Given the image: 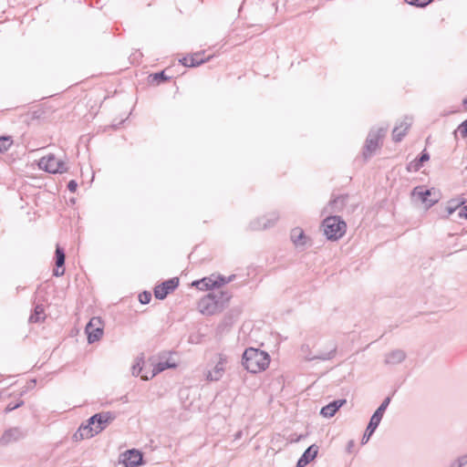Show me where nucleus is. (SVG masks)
<instances>
[{"instance_id":"obj_1","label":"nucleus","mask_w":467,"mask_h":467,"mask_svg":"<svg viewBox=\"0 0 467 467\" xmlns=\"http://www.w3.org/2000/svg\"><path fill=\"white\" fill-rule=\"evenodd\" d=\"M115 418L110 411L100 412L90 417L87 423L82 424L73 435V440L78 441L89 439L102 431Z\"/></svg>"},{"instance_id":"obj_2","label":"nucleus","mask_w":467,"mask_h":467,"mask_svg":"<svg viewBox=\"0 0 467 467\" xmlns=\"http://www.w3.org/2000/svg\"><path fill=\"white\" fill-rule=\"evenodd\" d=\"M270 363V356L267 352L254 348H248L244 350L242 358V364L251 373H257L265 370Z\"/></svg>"},{"instance_id":"obj_3","label":"nucleus","mask_w":467,"mask_h":467,"mask_svg":"<svg viewBox=\"0 0 467 467\" xmlns=\"http://www.w3.org/2000/svg\"><path fill=\"white\" fill-rule=\"evenodd\" d=\"M322 227L327 240L337 241L345 234L347 224L341 217L331 215L323 220Z\"/></svg>"},{"instance_id":"obj_4","label":"nucleus","mask_w":467,"mask_h":467,"mask_svg":"<svg viewBox=\"0 0 467 467\" xmlns=\"http://www.w3.org/2000/svg\"><path fill=\"white\" fill-rule=\"evenodd\" d=\"M388 128H372L366 139L363 156L367 160L372 156V154L376 151L378 148H379L382 144V140L386 135Z\"/></svg>"},{"instance_id":"obj_5","label":"nucleus","mask_w":467,"mask_h":467,"mask_svg":"<svg viewBox=\"0 0 467 467\" xmlns=\"http://www.w3.org/2000/svg\"><path fill=\"white\" fill-rule=\"evenodd\" d=\"M38 166L40 169L49 173H63L67 171L66 162L56 158L54 154L42 157L38 162Z\"/></svg>"},{"instance_id":"obj_6","label":"nucleus","mask_w":467,"mask_h":467,"mask_svg":"<svg viewBox=\"0 0 467 467\" xmlns=\"http://www.w3.org/2000/svg\"><path fill=\"white\" fill-rule=\"evenodd\" d=\"M88 342L92 344L99 341L103 335V322L100 317H93L85 327Z\"/></svg>"},{"instance_id":"obj_7","label":"nucleus","mask_w":467,"mask_h":467,"mask_svg":"<svg viewBox=\"0 0 467 467\" xmlns=\"http://www.w3.org/2000/svg\"><path fill=\"white\" fill-rule=\"evenodd\" d=\"M337 348V345L334 342H331L328 351H319L316 355H312L309 350L308 345H303L301 347V351H302V353L306 354L305 358L308 361H312L315 359L329 360L335 357Z\"/></svg>"},{"instance_id":"obj_8","label":"nucleus","mask_w":467,"mask_h":467,"mask_svg":"<svg viewBox=\"0 0 467 467\" xmlns=\"http://www.w3.org/2000/svg\"><path fill=\"white\" fill-rule=\"evenodd\" d=\"M199 310L202 314L212 316L219 313V306L215 301V296L212 292L204 296L198 303Z\"/></svg>"},{"instance_id":"obj_9","label":"nucleus","mask_w":467,"mask_h":467,"mask_svg":"<svg viewBox=\"0 0 467 467\" xmlns=\"http://www.w3.org/2000/svg\"><path fill=\"white\" fill-rule=\"evenodd\" d=\"M179 285V278L178 277H172L170 278L164 282H162L161 285H158L154 288V296L157 299L163 300L167 297V296L173 292Z\"/></svg>"},{"instance_id":"obj_10","label":"nucleus","mask_w":467,"mask_h":467,"mask_svg":"<svg viewBox=\"0 0 467 467\" xmlns=\"http://www.w3.org/2000/svg\"><path fill=\"white\" fill-rule=\"evenodd\" d=\"M279 215L276 212L270 213L267 215L257 218L250 223V228L252 230H264L273 226L278 220Z\"/></svg>"},{"instance_id":"obj_11","label":"nucleus","mask_w":467,"mask_h":467,"mask_svg":"<svg viewBox=\"0 0 467 467\" xmlns=\"http://www.w3.org/2000/svg\"><path fill=\"white\" fill-rule=\"evenodd\" d=\"M119 462L124 467H138L142 463V454L135 449L128 450L120 455Z\"/></svg>"},{"instance_id":"obj_12","label":"nucleus","mask_w":467,"mask_h":467,"mask_svg":"<svg viewBox=\"0 0 467 467\" xmlns=\"http://www.w3.org/2000/svg\"><path fill=\"white\" fill-rule=\"evenodd\" d=\"M26 436V432L20 428L15 427L6 430L0 438V444L6 446L8 444L16 442Z\"/></svg>"},{"instance_id":"obj_13","label":"nucleus","mask_w":467,"mask_h":467,"mask_svg":"<svg viewBox=\"0 0 467 467\" xmlns=\"http://www.w3.org/2000/svg\"><path fill=\"white\" fill-rule=\"evenodd\" d=\"M432 191L434 189H424L422 186L415 187L412 190V196H416L421 202L425 203L428 207L433 206L435 203L438 202L439 199L437 196H435L433 199H429L430 196L432 194Z\"/></svg>"},{"instance_id":"obj_14","label":"nucleus","mask_w":467,"mask_h":467,"mask_svg":"<svg viewBox=\"0 0 467 467\" xmlns=\"http://www.w3.org/2000/svg\"><path fill=\"white\" fill-rule=\"evenodd\" d=\"M211 57H204V52H196L192 55L183 57L179 61L184 67H195L206 61H209Z\"/></svg>"},{"instance_id":"obj_15","label":"nucleus","mask_w":467,"mask_h":467,"mask_svg":"<svg viewBox=\"0 0 467 467\" xmlns=\"http://www.w3.org/2000/svg\"><path fill=\"white\" fill-rule=\"evenodd\" d=\"M65 260H66V254L64 251V248L61 247L59 244H57L56 250H55V265L56 267L53 269V275L54 276H62L65 273Z\"/></svg>"},{"instance_id":"obj_16","label":"nucleus","mask_w":467,"mask_h":467,"mask_svg":"<svg viewBox=\"0 0 467 467\" xmlns=\"http://www.w3.org/2000/svg\"><path fill=\"white\" fill-rule=\"evenodd\" d=\"M290 239L294 245L300 250H304L309 242L308 236L304 233L300 227H295L290 232Z\"/></svg>"},{"instance_id":"obj_17","label":"nucleus","mask_w":467,"mask_h":467,"mask_svg":"<svg viewBox=\"0 0 467 467\" xmlns=\"http://www.w3.org/2000/svg\"><path fill=\"white\" fill-rule=\"evenodd\" d=\"M217 275L213 274L210 276H205L200 280H196L192 282V285L196 286L199 290L206 291V290H213L215 288H219L218 279H216Z\"/></svg>"},{"instance_id":"obj_18","label":"nucleus","mask_w":467,"mask_h":467,"mask_svg":"<svg viewBox=\"0 0 467 467\" xmlns=\"http://www.w3.org/2000/svg\"><path fill=\"white\" fill-rule=\"evenodd\" d=\"M412 119L410 117H405L399 126H396L392 130V139L395 142L402 140L407 133V130L411 126Z\"/></svg>"},{"instance_id":"obj_19","label":"nucleus","mask_w":467,"mask_h":467,"mask_svg":"<svg viewBox=\"0 0 467 467\" xmlns=\"http://www.w3.org/2000/svg\"><path fill=\"white\" fill-rule=\"evenodd\" d=\"M225 363L226 359L223 356H220V358L214 368L207 372L206 379L210 381L219 380L224 373Z\"/></svg>"},{"instance_id":"obj_20","label":"nucleus","mask_w":467,"mask_h":467,"mask_svg":"<svg viewBox=\"0 0 467 467\" xmlns=\"http://www.w3.org/2000/svg\"><path fill=\"white\" fill-rule=\"evenodd\" d=\"M318 452V447L315 444L309 446L299 458L296 467H305L313 461Z\"/></svg>"},{"instance_id":"obj_21","label":"nucleus","mask_w":467,"mask_h":467,"mask_svg":"<svg viewBox=\"0 0 467 467\" xmlns=\"http://www.w3.org/2000/svg\"><path fill=\"white\" fill-rule=\"evenodd\" d=\"M430 160V154L426 150H423L419 157L408 163L407 171L410 172L418 171L424 164Z\"/></svg>"},{"instance_id":"obj_22","label":"nucleus","mask_w":467,"mask_h":467,"mask_svg":"<svg viewBox=\"0 0 467 467\" xmlns=\"http://www.w3.org/2000/svg\"><path fill=\"white\" fill-rule=\"evenodd\" d=\"M466 202V199L459 196L457 198L451 199L448 201L445 211L446 214L441 215L442 218H448L451 214H452L458 208L462 207Z\"/></svg>"},{"instance_id":"obj_23","label":"nucleus","mask_w":467,"mask_h":467,"mask_svg":"<svg viewBox=\"0 0 467 467\" xmlns=\"http://www.w3.org/2000/svg\"><path fill=\"white\" fill-rule=\"evenodd\" d=\"M212 294L215 296V301L219 306L220 312H222L228 305L232 298V294L228 291H213Z\"/></svg>"},{"instance_id":"obj_24","label":"nucleus","mask_w":467,"mask_h":467,"mask_svg":"<svg viewBox=\"0 0 467 467\" xmlns=\"http://www.w3.org/2000/svg\"><path fill=\"white\" fill-rule=\"evenodd\" d=\"M406 358V353L401 349H395L386 355L385 363L388 365H397Z\"/></svg>"},{"instance_id":"obj_25","label":"nucleus","mask_w":467,"mask_h":467,"mask_svg":"<svg viewBox=\"0 0 467 467\" xmlns=\"http://www.w3.org/2000/svg\"><path fill=\"white\" fill-rule=\"evenodd\" d=\"M384 412L385 410H375L367 427V429L369 430V432H374L376 431L383 418Z\"/></svg>"},{"instance_id":"obj_26","label":"nucleus","mask_w":467,"mask_h":467,"mask_svg":"<svg viewBox=\"0 0 467 467\" xmlns=\"http://www.w3.org/2000/svg\"><path fill=\"white\" fill-rule=\"evenodd\" d=\"M348 198V195L337 196L336 198L330 200V202H328V206L331 208L333 212L339 211L346 204Z\"/></svg>"},{"instance_id":"obj_27","label":"nucleus","mask_w":467,"mask_h":467,"mask_svg":"<svg viewBox=\"0 0 467 467\" xmlns=\"http://www.w3.org/2000/svg\"><path fill=\"white\" fill-rule=\"evenodd\" d=\"M45 308L42 305L36 304L34 308V313L29 317V322L37 323L45 318L44 317Z\"/></svg>"},{"instance_id":"obj_28","label":"nucleus","mask_w":467,"mask_h":467,"mask_svg":"<svg viewBox=\"0 0 467 467\" xmlns=\"http://www.w3.org/2000/svg\"><path fill=\"white\" fill-rule=\"evenodd\" d=\"M170 78L171 77H168L165 74V70H161L160 72H156L149 76L150 82L155 85H160L161 83H163L169 80Z\"/></svg>"},{"instance_id":"obj_29","label":"nucleus","mask_w":467,"mask_h":467,"mask_svg":"<svg viewBox=\"0 0 467 467\" xmlns=\"http://www.w3.org/2000/svg\"><path fill=\"white\" fill-rule=\"evenodd\" d=\"M13 138L9 135L0 136V153L6 152L13 145Z\"/></svg>"},{"instance_id":"obj_30","label":"nucleus","mask_w":467,"mask_h":467,"mask_svg":"<svg viewBox=\"0 0 467 467\" xmlns=\"http://www.w3.org/2000/svg\"><path fill=\"white\" fill-rule=\"evenodd\" d=\"M346 399H337L328 402L326 405H323L321 409H341L344 405H346Z\"/></svg>"},{"instance_id":"obj_31","label":"nucleus","mask_w":467,"mask_h":467,"mask_svg":"<svg viewBox=\"0 0 467 467\" xmlns=\"http://www.w3.org/2000/svg\"><path fill=\"white\" fill-rule=\"evenodd\" d=\"M173 367H175V365L174 364L171 365L168 361L159 362L153 368L151 377H154L155 375H157L158 373L163 371L164 369H166L168 368H173Z\"/></svg>"},{"instance_id":"obj_32","label":"nucleus","mask_w":467,"mask_h":467,"mask_svg":"<svg viewBox=\"0 0 467 467\" xmlns=\"http://www.w3.org/2000/svg\"><path fill=\"white\" fill-rule=\"evenodd\" d=\"M449 467H467V455H462L451 462Z\"/></svg>"},{"instance_id":"obj_33","label":"nucleus","mask_w":467,"mask_h":467,"mask_svg":"<svg viewBox=\"0 0 467 467\" xmlns=\"http://www.w3.org/2000/svg\"><path fill=\"white\" fill-rule=\"evenodd\" d=\"M433 0H405L408 5H414L417 7H425Z\"/></svg>"},{"instance_id":"obj_34","label":"nucleus","mask_w":467,"mask_h":467,"mask_svg":"<svg viewBox=\"0 0 467 467\" xmlns=\"http://www.w3.org/2000/svg\"><path fill=\"white\" fill-rule=\"evenodd\" d=\"M151 300V293L148 291H143L139 295V301L142 305L149 304Z\"/></svg>"},{"instance_id":"obj_35","label":"nucleus","mask_w":467,"mask_h":467,"mask_svg":"<svg viewBox=\"0 0 467 467\" xmlns=\"http://www.w3.org/2000/svg\"><path fill=\"white\" fill-rule=\"evenodd\" d=\"M217 275L216 279H218V283L217 284H219V287H221L222 285H226V284L232 282L234 279V277H235L234 275H230L228 277H225V276H223L222 275Z\"/></svg>"},{"instance_id":"obj_36","label":"nucleus","mask_w":467,"mask_h":467,"mask_svg":"<svg viewBox=\"0 0 467 467\" xmlns=\"http://www.w3.org/2000/svg\"><path fill=\"white\" fill-rule=\"evenodd\" d=\"M458 130L462 138H467V119L459 125Z\"/></svg>"},{"instance_id":"obj_37","label":"nucleus","mask_w":467,"mask_h":467,"mask_svg":"<svg viewBox=\"0 0 467 467\" xmlns=\"http://www.w3.org/2000/svg\"><path fill=\"white\" fill-rule=\"evenodd\" d=\"M142 370V367L140 366V362L138 361L136 364L132 366V375L139 376Z\"/></svg>"},{"instance_id":"obj_38","label":"nucleus","mask_w":467,"mask_h":467,"mask_svg":"<svg viewBox=\"0 0 467 467\" xmlns=\"http://www.w3.org/2000/svg\"><path fill=\"white\" fill-rule=\"evenodd\" d=\"M77 188H78V183L75 180H70L67 183V190L70 192H75L77 191Z\"/></svg>"},{"instance_id":"obj_39","label":"nucleus","mask_w":467,"mask_h":467,"mask_svg":"<svg viewBox=\"0 0 467 467\" xmlns=\"http://www.w3.org/2000/svg\"><path fill=\"white\" fill-rule=\"evenodd\" d=\"M373 433L374 432H369L368 429H366L365 433H364V435H363V437L361 439V443L362 444H366L369 441V439H370V437L372 436Z\"/></svg>"},{"instance_id":"obj_40","label":"nucleus","mask_w":467,"mask_h":467,"mask_svg":"<svg viewBox=\"0 0 467 467\" xmlns=\"http://www.w3.org/2000/svg\"><path fill=\"white\" fill-rule=\"evenodd\" d=\"M390 400H391V397L390 396H388L386 397L383 401L381 402V404L377 408V409H388L389 403H390Z\"/></svg>"},{"instance_id":"obj_41","label":"nucleus","mask_w":467,"mask_h":467,"mask_svg":"<svg viewBox=\"0 0 467 467\" xmlns=\"http://www.w3.org/2000/svg\"><path fill=\"white\" fill-rule=\"evenodd\" d=\"M337 410H320V414L325 418H332Z\"/></svg>"},{"instance_id":"obj_42","label":"nucleus","mask_w":467,"mask_h":467,"mask_svg":"<svg viewBox=\"0 0 467 467\" xmlns=\"http://www.w3.org/2000/svg\"><path fill=\"white\" fill-rule=\"evenodd\" d=\"M459 218H465L467 219V205H462L460 212L458 213Z\"/></svg>"},{"instance_id":"obj_43","label":"nucleus","mask_w":467,"mask_h":467,"mask_svg":"<svg viewBox=\"0 0 467 467\" xmlns=\"http://www.w3.org/2000/svg\"><path fill=\"white\" fill-rule=\"evenodd\" d=\"M24 402L23 401H19V402H16V403H8L5 407V409H12V410H15V409H18L20 408L21 406H23Z\"/></svg>"},{"instance_id":"obj_44","label":"nucleus","mask_w":467,"mask_h":467,"mask_svg":"<svg viewBox=\"0 0 467 467\" xmlns=\"http://www.w3.org/2000/svg\"><path fill=\"white\" fill-rule=\"evenodd\" d=\"M303 438L302 435H299L296 439H291L290 441L291 442H297L299 441L301 439Z\"/></svg>"},{"instance_id":"obj_45","label":"nucleus","mask_w":467,"mask_h":467,"mask_svg":"<svg viewBox=\"0 0 467 467\" xmlns=\"http://www.w3.org/2000/svg\"><path fill=\"white\" fill-rule=\"evenodd\" d=\"M462 106L464 107L465 109H467V98H465L463 100H462Z\"/></svg>"},{"instance_id":"obj_46","label":"nucleus","mask_w":467,"mask_h":467,"mask_svg":"<svg viewBox=\"0 0 467 467\" xmlns=\"http://www.w3.org/2000/svg\"><path fill=\"white\" fill-rule=\"evenodd\" d=\"M354 445V441H349L348 444V450Z\"/></svg>"},{"instance_id":"obj_47","label":"nucleus","mask_w":467,"mask_h":467,"mask_svg":"<svg viewBox=\"0 0 467 467\" xmlns=\"http://www.w3.org/2000/svg\"><path fill=\"white\" fill-rule=\"evenodd\" d=\"M122 122H123V120H122V121H120L118 125H114V124H113L112 126H113V128L117 129V128H119V126Z\"/></svg>"},{"instance_id":"obj_48","label":"nucleus","mask_w":467,"mask_h":467,"mask_svg":"<svg viewBox=\"0 0 467 467\" xmlns=\"http://www.w3.org/2000/svg\"><path fill=\"white\" fill-rule=\"evenodd\" d=\"M141 378L146 380L149 379L147 376H142Z\"/></svg>"},{"instance_id":"obj_49","label":"nucleus","mask_w":467,"mask_h":467,"mask_svg":"<svg viewBox=\"0 0 467 467\" xmlns=\"http://www.w3.org/2000/svg\"><path fill=\"white\" fill-rule=\"evenodd\" d=\"M39 290L36 291V298L38 297V295H39Z\"/></svg>"},{"instance_id":"obj_50","label":"nucleus","mask_w":467,"mask_h":467,"mask_svg":"<svg viewBox=\"0 0 467 467\" xmlns=\"http://www.w3.org/2000/svg\"><path fill=\"white\" fill-rule=\"evenodd\" d=\"M106 404H108V405H112V401H110V402H107Z\"/></svg>"},{"instance_id":"obj_51","label":"nucleus","mask_w":467,"mask_h":467,"mask_svg":"<svg viewBox=\"0 0 467 467\" xmlns=\"http://www.w3.org/2000/svg\"><path fill=\"white\" fill-rule=\"evenodd\" d=\"M72 410L78 409V406H74L71 408Z\"/></svg>"}]
</instances>
